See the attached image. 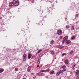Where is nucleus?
I'll return each mask as SVG.
<instances>
[{"label":"nucleus","instance_id":"obj_33","mask_svg":"<svg viewBox=\"0 0 79 79\" xmlns=\"http://www.w3.org/2000/svg\"><path fill=\"white\" fill-rule=\"evenodd\" d=\"M39 73H36V75H37H37H39Z\"/></svg>","mask_w":79,"mask_h":79},{"label":"nucleus","instance_id":"obj_32","mask_svg":"<svg viewBox=\"0 0 79 79\" xmlns=\"http://www.w3.org/2000/svg\"><path fill=\"white\" fill-rule=\"evenodd\" d=\"M42 53L40 54V57H41V56H42Z\"/></svg>","mask_w":79,"mask_h":79},{"label":"nucleus","instance_id":"obj_15","mask_svg":"<svg viewBox=\"0 0 79 79\" xmlns=\"http://www.w3.org/2000/svg\"><path fill=\"white\" fill-rule=\"evenodd\" d=\"M42 49H40V50H39L37 52L38 54H39V53H40V52H42Z\"/></svg>","mask_w":79,"mask_h":79},{"label":"nucleus","instance_id":"obj_8","mask_svg":"<svg viewBox=\"0 0 79 79\" xmlns=\"http://www.w3.org/2000/svg\"><path fill=\"white\" fill-rule=\"evenodd\" d=\"M76 75H78L79 74V70L77 69V70L76 71Z\"/></svg>","mask_w":79,"mask_h":79},{"label":"nucleus","instance_id":"obj_10","mask_svg":"<svg viewBox=\"0 0 79 79\" xmlns=\"http://www.w3.org/2000/svg\"><path fill=\"white\" fill-rule=\"evenodd\" d=\"M64 62L65 64H68V60H65Z\"/></svg>","mask_w":79,"mask_h":79},{"label":"nucleus","instance_id":"obj_7","mask_svg":"<svg viewBox=\"0 0 79 79\" xmlns=\"http://www.w3.org/2000/svg\"><path fill=\"white\" fill-rule=\"evenodd\" d=\"M31 56H32V55L31 54H29L28 55V59H30L31 58Z\"/></svg>","mask_w":79,"mask_h":79},{"label":"nucleus","instance_id":"obj_37","mask_svg":"<svg viewBox=\"0 0 79 79\" xmlns=\"http://www.w3.org/2000/svg\"><path fill=\"white\" fill-rule=\"evenodd\" d=\"M72 69H74V67H72Z\"/></svg>","mask_w":79,"mask_h":79},{"label":"nucleus","instance_id":"obj_35","mask_svg":"<svg viewBox=\"0 0 79 79\" xmlns=\"http://www.w3.org/2000/svg\"><path fill=\"white\" fill-rule=\"evenodd\" d=\"M77 78H78V79H79V76H78L77 77Z\"/></svg>","mask_w":79,"mask_h":79},{"label":"nucleus","instance_id":"obj_21","mask_svg":"<svg viewBox=\"0 0 79 79\" xmlns=\"http://www.w3.org/2000/svg\"><path fill=\"white\" fill-rule=\"evenodd\" d=\"M62 68H63V69H64L66 68L65 65H63L62 66Z\"/></svg>","mask_w":79,"mask_h":79},{"label":"nucleus","instance_id":"obj_3","mask_svg":"<svg viewBox=\"0 0 79 79\" xmlns=\"http://www.w3.org/2000/svg\"><path fill=\"white\" fill-rule=\"evenodd\" d=\"M68 36H66L65 37H64L63 39L62 40V44H63L64 43V42L66 41L68 39Z\"/></svg>","mask_w":79,"mask_h":79},{"label":"nucleus","instance_id":"obj_30","mask_svg":"<svg viewBox=\"0 0 79 79\" xmlns=\"http://www.w3.org/2000/svg\"><path fill=\"white\" fill-rule=\"evenodd\" d=\"M66 71V69H64L63 70V72H64V71Z\"/></svg>","mask_w":79,"mask_h":79},{"label":"nucleus","instance_id":"obj_34","mask_svg":"<svg viewBox=\"0 0 79 79\" xmlns=\"http://www.w3.org/2000/svg\"><path fill=\"white\" fill-rule=\"evenodd\" d=\"M76 15V16H79V14H77Z\"/></svg>","mask_w":79,"mask_h":79},{"label":"nucleus","instance_id":"obj_38","mask_svg":"<svg viewBox=\"0 0 79 79\" xmlns=\"http://www.w3.org/2000/svg\"><path fill=\"white\" fill-rule=\"evenodd\" d=\"M75 66H76V65H73V67H75Z\"/></svg>","mask_w":79,"mask_h":79},{"label":"nucleus","instance_id":"obj_29","mask_svg":"<svg viewBox=\"0 0 79 79\" xmlns=\"http://www.w3.org/2000/svg\"><path fill=\"white\" fill-rule=\"evenodd\" d=\"M39 75H40V76H41L42 75V73H41L40 72H39Z\"/></svg>","mask_w":79,"mask_h":79},{"label":"nucleus","instance_id":"obj_22","mask_svg":"<svg viewBox=\"0 0 79 79\" xmlns=\"http://www.w3.org/2000/svg\"><path fill=\"white\" fill-rule=\"evenodd\" d=\"M54 42V41H53V40L51 41V44H53V43Z\"/></svg>","mask_w":79,"mask_h":79},{"label":"nucleus","instance_id":"obj_26","mask_svg":"<svg viewBox=\"0 0 79 79\" xmlns=\"http://www.w3.org/2000/svg\"><path fill=\"white\" fill-rule=\"evenodd\" d=\"M71 30H74V27L73 26L72 27V29H71Z\"/></svg>","mask_w":79,"mask_h":79},{"label":"nucleus","instance_id":"obj_31","mask_svg":"<svg viewBox=\"0 0 79 79\" xmlns=\"http://www.w3.org/2000/svg\"><path fill=\"white\" fill-rule=\"evenodd\" d=\"M60 39H62V38H63V36H60Z\"/></svg>","mask_w":79,"mask_h":79},{"label":"nucleus","instance_id":"obj_5","mask_svg":"<svg viewBox=\"0 0 79 79\" xmlns=\"http://www.w3.org/2000/svg\"><path fill=\"white\" fill-rule=\"evenodd\" d=\"M31 70V67L29 66L27 68V71H28V72H30Z\"/></svg>","mask_w":79,"mask_h":79},{"label":"nucleus","instance_id":"obj_23","mask_svg":"<svg viewBox=\"0 0 79 79\" xmlns=\"http://www.w3.org/2000/svg\"><path fill=\"white\" fill-rule=\"evenodd\" d=\"M73 51H71L69 53V54L70 55H72V54H73Z\"/></svg>","mask_w":79,"mask_h":79},{"label":"nucleus","instance_id":"obj_17","mask_svg":"<svg viewBox=\"0 0 79 79\" xmlns=\"http://www.w3.org/2000/svg\"><path fill=\"white\" fill-rule=\"evenodd\" d=\"M26 57H23V60L24 61H25L26 60Z\"/></svg>","mask_w":79,"mask_h":79},{"label":"nucleus","instance_id":"obj_13","mask_svg":"<svg viewBox=\"0 0 79 79\" xmlns=\"http://www.w3.org/2000/svg\"><path fill=\"white\" fill-rule=\"evenodd\" d=\"M50 53H51V55H53L54 54V52L53 51H50Z\"/></svg>","mask_w":79,"mask_h":79},{"label":"nucleus","instance_id":"obj_12","mask_svg":"<svg viewBox=\"0 0 79 79\" xmlns=\"http://www.w3.org/2000/svg\"><path fill=\"white\" fill-rule=\"evenodd\" d=\"M40 58H38V62H37V64H39L40 63Z\"/></svg>","mask_w":79,"mask_h":79},{"label":"nucleus","instance_id":"obj_14","mask_svg":"<svg viewBox=\"0 0 79 79\" xmlns=\"http://www.w3.org/2000/svg\"><path fill=\"white\" fill-rule=\"evenodd\" d=\"M26 56H27V55L26 54H25L23 55V58H26Z\"/></svg>","mask_w":79,"mask_h":79},{"label":"nucleus","instance_id":"obj_24","mask_svg":"<svg viewBox=\"0 0 79 79\" xmlns=\"http://www.w3.org/2000/svg\"><path fill=\"white\" fill-rule=\"evenodd\" d=\"M50 74H54V71H52V72H50Z\"/></svg>","mask_w":79,"mask_h":79},{"label":"nucleus","instance_id":"obj_25","mask_svg":"<svg viewBox=\"0 0 79 79\" xmlns=\"http://www.w3.org/2000/svg\"><path fill=\"white\" fill-rule=\"evenodd\" d=\"M66 29H67V28H69V27H69V26H66Z\"/></svg>","mask_w":79,"mask_h":79},{"label":"nucleus","instance_id":"obj_40","mask_svg":"<svg viewBox=\"0 0 79 79\" xmlns=\"http://www.w3.org/2000/svg\"><path fill=\"white\" fill-rule=\"evenodd\" d=\"M13 1H15V0H12Z\"/></svg>","mask_w":79,"mask_h":79},{"label":"nucleus","instance_id":"obj_18","mask_svg":"<svg viewBox=\"0 0 79 79\" xmlns=\"http://www.w3.org/2000/svg\"><path fill=\"white\" fill-rule=\"evenodd\" d=\"M59 72L60 73H62L63 72V70H60Z\"/></svg>","mask_w":79,"mask_h":79},{"label":"nucleus","instance_id":"obj_6","mask_svg":"<svg viewBox=\"0 0 79 79\" xmlns=\"http://www.w3.org/2000/svg\"><path fill=\"white\" fill-rule=\"evenodd\" d=\"M65 42L67 44H69L70 43H71V41L69 40H67Z\"/></svg>","mask_w":79,"mask_h":79},{"label":"nucleus","instance_id":"obj_4","mask_svg":"<svg viewBox=\"0 0 79 79\" xmlns=\"http://www.w3.org/2000/svg\"><path fill=\"white\" fill-rule=\"evenodd\" d=\"M61 33H62V31L60 30H58L57 32V34L59 35H61Z\"/></svg>","mask_w":79,"mask_h":79},{"label":"nucleus","instance_id":"obj_28","mask_svg":"<svg viewBox=\"0 0 79 79\" xmlns=\"http://www.w3.org/2000/svg\"><path fill=\"white\" fill-rule=\"evenodd\" d=\"M74 38H75V37L73 36V37H72L71 39H74Z\"/></svg>","mask_w":79,"mask_h":79},{"label":"nucleus","instance_id":"obj_27","mask_svg":"<svg viewBox=\"0 0 79 79\" xmlns=\"http://www.w3.org/2000/svg\"><path fill=\"white\" fill-rule=\"evenodd\" d=\"M18 69L17 68H16L15 69V71H18Z\"/></svg>","mask_w":79,"mask_h":79},{"label":"nucleus","instance_id":"obj_2","mask_svg":"<svg viewBox=\"0 0 79 79\" xmlns=\"http://www.w3.org/2000/svg\"><path fill=\"white\" fill-rule=\"evenodd\" d=\"M19 5V1L18 0H16L15 3L14 2V6H17Z\"/></svg>","mask_w":79,"mask_h":79},{"label":"nucleus","instance_id":"obj_9","mask_svg":"<svg viewBox=\"0 0 79 79\" xmlns=\"http://www.w3.org/2000/svg\"><path fill=\"white\" fill-rule=\"evenodd\" d=\"M4 71H5L4 69H0V73L3 72Z\"/></svg>","mask_w":79,"mask_h":79},{"label":"nucleus","instance_id":"obj_20","mask_svg":"<svg viewBox=\"0 0 79 79\" xmlns=\"http://www.w3.org/2000/svg\"><path fill=\"white\" fill-rule=\"evenodd\" d=\"M64 55H66V53H64L62 55V56H64Z\"/></svg>","mask_w":79,"mask_h":79},{"label":"nucleus","instance_id":"obj_16","mask_svg":"<svg viewBox=\"0 0 79 79\" xmlns=\"http://www.w3.org/2000/svg\"><path fill=\"white\" fill-rule=\"evenodd\" d=\"M40 71V72H41V73H44V72H46V70H41Z\"/></svg>","mask_w":79,"mask_h":79},{"label":"nucleus","instance_id":"obj_11","mask_svg":"<svg viewBox=\"0 0 79 79\" xmlns=\"http://www.w3.org/2000/svg\"><path fill=\"white\" fill-rule=\"evenodd\" d=\"M60 72H58L56 73V76H59V75H60Z\"/></svg>","mask_w":79,"mask_h":79},{"label":"nucleus","instance_id":"obj_19","mask_svg":"<svg viewBox=\"0 0 79 79\" xmlns=\"http://www.w3.org/2000/svg\"><path fill=\"white\" fill-rule=\"evenodd\" d=\"M49 71H50V69H49L46 70V72H48V73Z\"/></svg>","mask_w":79,"mask_h":79},{"label":"nucleus","instance_id":"obj_1","mask_svg":"<svg viewBox=\"0 0 79 79\" xmlns=\"http://www.w3.org/2000/svg\"><path fill=\"white\" fill-rule=\"evenodd\" d=\"M14 5H15V2H11L9 4V6L10 8H12V7H13L14 6Z\"/></svg>","mask_w":79,"mask_h":79},{"label":"nucleus","instance_id":"obj_36","mask_svg":"<svg viewBox=\"0 0 79 79\" xmlns=\"http://www.w3.org/2000/svg\"><path fill=\"white\" fill-rule=\"evenodd\" d=\"M77 30H79V27L77 28Z\"/></svg>","mask_w":79,"mask_h":79},{"label":"nucleus","instance_id":"obj_39","mask_svg":"<svg viewBox=\"0 0 79 79\" xmlns=\"http://www.w3.org/2000/svg\"><path fill=\"white\" fill-rule=\"evenodd\" d=\"M37 67H39V65H38L37 66Z\"/></svg>","mask_w":79,"mask_h":79}]
</instances>
